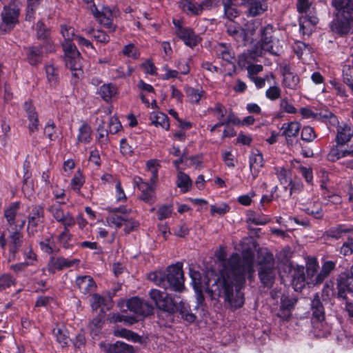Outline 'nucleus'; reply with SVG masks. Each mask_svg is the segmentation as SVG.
I'll return each mask as SVG.
<instances>
[{"label":"nucleus","instance_id":"f257e3e1","mask_svg":"<svg viewBox=\"0 0 353 353\" xmlns=\"http://www.w3.org/2000/svg\"><path fill=\"white\" fill-rule=\"evenodd\" d=\"M222 268L217 274L208 270L205 276L204 288L212 299L223 298L232 308L241 307L244 303L241 292L245 283L246 274L248 279L253 277V260L249 257L241 258L237 253L222 259Z\"/></svg>","mask_w":353,"mask_h":353},{"label":"nucleus","instance_id":"f03ea898","mask_svg":"<svg viewBox=\"0 0 353 353\" xmlns=\"http://www.w3.org/2000/svg\"><path fill=\"white\" fill-rule=\"evenodd\" d=\"M149 296L158 309L171 315L179 312L182 319L189 323L196 320V316L190 312L189 306L179 296H172L157 289L151 290Z\"/></svg>","mask_w":353,"mask_h":353},{"label":"nucleus","instance_id":"7ed1b4c3","mask_svg":"<svg viewBox=\"0 0 353 353\" xmlns=\"http://www.w3.org/2000/svg\"><path fill=\"white\" fill-rule=\"evenodd\" d=\"M148 279L165 290L176 292H182L185 290L184 274L181 263L168 266L165 272H152L149 274Z\"/></svg>","mask_w":353,"mask_h":353},{"label":"nucleus","instance_id":"20e7f679","mask_svg":"<svg viewBox=\"0 0 353 353\" xmlns=\"http://www.w3.org/2000/svg\"><path fill=\"white\" fill-rule=\"evenodd\" d=\"M258 275L265 288H271L276 279L275 261L273 254L265 252L258 260Z\"/></svg>","mask_w":353,"mask_h":353},{"label":"nucleus","instance_id":"39448f33","mask_svg":"<svg viewBox=\"0 0 353 353\" xmlns=\"http://www.w3.org/2000/svg\"><path fill=\"white\" fill-rule=\"evenodd\" d=\"M20 13L19 3L11 0L8 5H5L1 12L2 22L0 24V30L5 32L10 31L18 23Z\"/></svg>","mask_w":353,"mask_h":353},{"label":"nucleus","instance_id":"423d86ee","mask_svg":"<svg viewBox=\"0 0 353 353\" xmlns=\"http://www.w3.org/2000/svg\"><path fill=\"white\" fill-rule=\"evenodd\" d=\"M319 263L315 258L309 259L306 263V272L303 268H299L294 274V278L297 283H306L307 285H316L322 283L317 282Z\"/></svg>","mask_w":353,"mask_h":353},{"label":"nucleus","instance_id":"0eeeda50","mask_svg":"<svg viewBox=\"0 0 353 353\" xmlns=\"http://www.w3.org/2000/svg\"><path fill=\"white\" fill-rule=\"evenodd\" d=\"M30 209L27 232L29 236H34L43 229L45 222L44 209L41 205H32Z\"/></svg>","mask_w":353,"mask_h":353},{"label":"nucleus","instance_id":"6e6552de","mask_svg":"<svg viewBox=\"0 0 353 353\" xmlns=\"http://www.w3.org/2000/svg\"><path fill=\"white\" fill-rule=\"evenodd\" d=\"M65 202L55 201L49 205L47 210L52 216L63 227H72L76 223V220L69 211L63 209Z\"/></svg>","mask_w":353,"mask_h":353},{"label":"nucleus","instance_id":"1a4fd4ad","mask_svg":"<svg viewBox=\"0 0 353 353\" xmlns=\"http://www.w3.org/2000/svg\"><path fill=\"white\" fill-rule=\"evenodd\" d=\"M65 66L72 71H81L82 68L81 54L74 44L65 43L63 48Z\"/></svg>","mask_w":353,"mask_h":353},{"label":"nucleus","instance_id":"9d476101","mask_svg":"<svg viewBox=\"0 0 353 353\" xmlns=\"http://www.w3.org/2000/svg\"><path fill=\"white\" fill-rule=\"evenodd\" d=\"M274 27L268 24L260 29V43L261 48L270 53L278 55V50L274 48L276 38L274 37Z\"/></svg>","mask_w":353,"mask_h":353},{"label":"nucleus","instance_id":"9b49d317","mask_svg":"<svg viewBox=\"0 0 353 353\" xmlns=\"http://www.w3.org/2000/svg\"><path fill=\"white\" fill-rule=\"evenodd\" d=\"M126 307L130 312L143 316L152 314L154 310V307L151 304L136 296L126 301Z\"/></svg>","mask_w":353,"mask_h":353},{"label":"nucleus","instance_id":"f8f14e48","mask_svg":"<svg viewBox=\"0 0 353 353\" xmlns=\"http://www.w3.org/2000/svg\"><path fill=\"white\" fill-rule=\"evenodd\" d=\"M338 296L347 299V292H353V276L349 272H342L336 278Z\"/></svg>","mask_w":353,"mask_h":353},{"label":"nucleus","instance_id":"ddd939ff","mask_svg":"<svg viewBox=\"0 0 353 353\" xmlns=\"http://www.w3.org/2000/svg\"><path fill=\"white\" fill-rule=\"evenodd\" d=\"M79 259L70 260L63 257L51 256L48 264V271L54 274L57 271H61L66 268H70L79 263Z\"/></svg>","mask_w":353,"mask_h":353},{"label":"nucleus","instance_id":"4468645a","mask_svg":"<svg viewBox=\"0 0 353 353\" xmlns=\"http://www.w3.org/2000/svg\"><path fill=\"white\" fill-rule=\"evenodd\" d=\"M301 129V124L296 121L285 123L281 128V134L285 137L287 144L293 145L294 138L297 137Z\"/></svg>","mask_w":353,"mask_h":353},{"label":"nucleus","instance_id":"2eb2a0df","mask_svg":"<svg viewBox=\"0 0 353 353\" xmlns=\"http://www.w3.org/2000/svg\"><path fill=\"white\" fill-rule=\"evenodd\" d=\"M283 76V85L285 88L296 90L299 88V77L294 73L289 65H285L282 68Z\"/></svg>","mask_w":353,"mask_h":353},{"label":"nucleus","instance_id":"dca6fc26","mask_svg":"<svg viewBox=\"0 0 353 353\" xmlns=\"http://www.w3.org/2000/svg\"><path fill=\"white\" fill-rule=\"evenodd\" d=\"M177 35L182 39L188 46L193 48L196 46L200 41V38L196 35L192 29L179 26L177 29Z\"/></svg>","mask_w":353,"mask_h":353},{"label":"nucleus","instance_id":"f3484780","mask_svg":"<svg viewBox=\"0 0 353 353\" xmlns=\"http://www.w3.org/2000/svg\"><path fill=\"white\" fill-rule=\"evenodd\" d=\"M23 237V235L19 231H14L11 234L9 244L10 260H15L17 254L25 245Z\"/></svg>","mask_w":353,"mask_h":353},{"label":"nucleus","instance_id":"a211bd4d","mask_svg":"<svg viewBox=\"0 0 353 353\" xmlns=\"http://www.w3.org/2000/svg\"><path fill=\"white\" fill-rule=\"evenodd\" d=\"M23 108L30 121L29 132L32 134L39 130L38 114L30 101L25 102Z\"/></svg>","mask_w":353,"mask_h":353},{"label":"nucleus","instance_id":"6ab92c4d","mask_svg":"<svg viewBox=\"0 0 353 353\" xmlns=\"http://www.w3.org/2000/svg\"><path fill=\"white\" fill-rule=\"evenodd\" d=\"M227 32L238 42L246 43V33L243 28L234 21H229L226 23Z\"/></svg>","mask_w":353,"mask_h":353},{"label":"nucleus","instance_id":"aec40b11","mask_svg":"<svg viewBox=\"0 0 353 353\" xmlns=\"http://www.w3.org/2000/svg\"><path fill=\"white\" fill-rule=\"evenodd\" d=\"M97 20L110 32L115 31L117 26L113 23V13L110 8L104 7Z\"/></svg>","mask_w":353,"mask_h":353},{"label":"nucleus","instance_id":"412c9836","mask_svg":"<svg viewBox=\"0 0 353 353\" xmlns=\"http://www.w3.org/2000/svg\"><path fill=\"white\" fill-rule=\"evenodd\" d=\"M76 285L84 294L93 292L97 287L94 279L88 275L78 276L76 279Z\"/></svg>","mask_w":353,"mask_h":353},{"label":"nucleus","instance_id":"4be33fe9","mask_svg":"<svg viewBox=\"0 0 353 353\" xmlns=\"http://www.w3.org/2000/svg\"><path fill=\"white\" fill-rule=\"evenodd\" d=\"M264 161L262 154L256 150L253 151L250 157V169L253 178H256L263 166Z\"/></svg>","mask_w":353,"mask_h":353},{"label":"nucleus","instance_id":"5701e85b","mask_svg":"<svg viewBox=\"0 0 353 353\" xmlns=\"http://www.w3.org/2000/svg\"><path fill=\"white\" fill-rule=\"evenodd\" d=\"M350 22L351 21L342 18L341 15L338 14L337 17L332 23L331 29L339 35L346 34L350 30Z\"/></svg>","mask_w":353,"mask_h":353},{"label":"nucleus","instance_id":"b1692460","mask_svg":"<svg viewBox=\"0 0 353 353\" xmlns=\"http://www.w3.org/2000/svg\"><path fill=\"white\" fill-rule=\"evenodd\" d=\"M311 310L312 319H316L319 323L322 324L323 321L325 319V310L318 294H315L312 301Z\"/></svg>","mask_w":353,"mask_h":353},{"label":"nucleus","instance_id":"393cba45","mask_svg":"<svg viewBox=\"0 0 353 353\" xmlns=\"http://www.w3.org/2000/svg\"><path fill=\"white\" fill-rule=\"evenodd\" d=\"M353 137V129L347 124L339 125L337 127V134L336 136V142L339 145H345Z\"/></svg>","mask_w":353,"mask_h":353},{"label":"nucleus","instance_id":"a878e982","mask_svg":"<svg viewBox=\"0 0 353 353\" xmlns=\"http://www.w3.org/2000/svg\"><path fill=\"white\" fill-rule=\"evenodd\" d=\"M245 6L248 7V15L250 17L260 15L268 9L265 1L261 0H248Z\"/></svg>","mask_w":353,"mask_h":353},{"label":"nucleus","instance_id":"bb28decb","mask_svg":"<svg viewBox=\"0 0 353 353\" xmlns=\"http://www.w3.org/2000/svg\"><path fill=\"white\" fill-rule=\"evenodd\" d=\"M26 50L27 59L30 65H37L41 62L43 59L42 47L31 46Z\"/></svg>","mask_w":353,"mask_h":353},{"label":"nucleus","instance_id":"cd10ccee","mask_svg":"<svg viewBox=\"0 0 353 353\" xmlns=\"http://www.w3.org/2000/svg\"><path fill=\"white\" fill-rule=\"evenodd\" d=\"M303 210L315 219H322L324 215L322 204L319 200L313 201L312 203L303 205Z\"/></svg>","mask_w":353,"mask_h":353},{"label":"nucleus","instance_id":"c85d7f7f","mask_svg":"<svg viewBox=\"0 0 353 353\" xmlns=\"http://www.w3.org/2000/svg\"><path fill=\"white\" fill-rule=\"evenodd\" d=\"M216 52L223 60L230 63L232 66V70L236 72V65L232 62L234 59V52L232 49L227 46L225 43H221L217 46Z\"/></svg>","mask_w":353,"mask_h":353},{"label":"nucleus","instance_id":"c756f323","mask_svg":"<svg viewBox=\"0 0 353 353\" xmlns=\"http://www.w3.org/2000/svg\"><path fill=\"white\" fill-rule=\"evenodd\" d=\"M107 353H134L133 346L121 341L110 344L105 349Z\"/></svg>","mask_w":353,"mask_h":353},{"label":"nucleus","instance_id":"7c9ffc66","mask_svg":"<svg viewBox=\"0 0 353 353\" xmlns=\"http://www.w3.org/2000/svg\"><path fill=\"white\" fill-rule=\"evenodd\" d=\"M184 92L190 103L198 104L201 99L205 97V91L202 89L194 88L188 85L185 86Z\"/></svg>","mask_w":353,"mask_h":353},{"label":"nucleus","instance_id":"2f4dec72","mask_svg":"<svg viewBox=\"0 0 353 353\" xmlns=\"http://www.w3.org/2000/svg\"><path fill=\"white\" fill-rule=\"evenodd\" d=\"M342 18L353 21V0H343L339 7H334Z\"/></svg>","mask_w":353,"mask_h":353},{"label":"nucleus","instance_id":"473e14b6","mask_svg":"<svg viewBox=\"0 0 353 353\" xmlns=\"http://www.w3.org/2000/svg\"><path fill=\"white\" fill-rule=\"evenodd\" d=\"M117 93V88L112 83H107L101 85L98 94L106 102H109Z\"/></svg>","mask_w":353,"mask_h":353},{"label":"nucleus","instance_id":"72a5a7b5","mask_svg":"<svg viewBox=\"0 0 353 353\" xmlns=\"http://www.w3.org/2000/svg\"><path fill=\"white\" fill-rule=\"evenodd\" d=\"M353 232V228H347L344 225H338L336 227L330 228L325 232V235L338 239L342 236L343 233Z\"/></svg>","mask_w":353,"mask_h":353},{"label":"nucleus","instance_id":"f704fd0d","mask_svg":"<svg viewBox=\"0 0 353 353\" xmlns=\"http://www.w3.org/2000/svg\"><path fill=\"white\" fill-rule=\"evenodd\" d=\"M78 142L89 143L92 140V129L86 123H83L79 129Z\"/></svg>","mask_w":353,"mask_h":353},{"label":"nucleus","instance_id":"c9c22d12","mask_svg":"<svg viewBox=\"0 0 353 353\" xmlns=\"http://www.w3.org/2000/svg\"><path fill=\"white\" fill-rule=\"evenodd\" d=\"M343 82L353 91V59L351 63H345L343 67Z\"/></svg>","mask_w":353,"mask_h":353},{"label":"nucleus","instance_id":"e433bc0d","mask_svg":"<svg viewBox=\"0 0 353 353\" xmlns=\"http://www.w3.org/2000/svg\"><path fill=\"white\" fill-rule=\"evenodd\" d=\"M336 263L332 261H327L323 263L321 270L318 274L317 282L323 283L330 275V272L335 269Z\"/></svg>","mask_w":353,"mask_h":353},{"label":"nucleus","instance_id":"4c0bfd02","mask_svg":"<svg viewBox=\"0 0 353 353\" xmlns=\"http://www.w3.org/2000/svg\"><path fill=\"white\" fill-rule=\"evenodd\" d=\"M61 33L64 38V41L62 43V48L67 43L70 44H74L72 41L74 38H76L74 33V28L66 24L61 25Z\"/></svg>","mask_w":353,"mask_h":353},{"label":"nucleus","instance_id":"58836bf2","mask_svg":"<svg viewBox=\"0 0 353 353\" xmlns=\"http://www.w3.org/2000/svg\"><path fill=\"white\" fill-rule=\"evenodd\" d=\"M139 190L141 191L140 196L141 200L149 203H152L154 201V192L149 184L140 185Z\"/></svg>","mask_w":353,"mask_h":353},{"label":"nucleus","instance_id":"ea45409f","mask_svg":"<svg viewBox=\"0 0 353 353\" xmlns=\"http://www.w3.org/2000/svg\"><path fill=\"white\" fill-rule=\"evenodd\" d=\"M54 336L57 338V341L62 345H65L69 341L68 331L63 325L56 326L52 330Z\"/></svg>","mask_w":353,"mask_h":353},{"label":"nucleus","instance_id":"a19ab883","mask_svg":"<svg viewBox=\"0 0 353 353\" xmlns=\"http://www.w3.org/2000/svg\"><path fill=\"white\" fill-rule=\"evenodd\" d=\"M152 123L154 125H160L165 130H168L170 128L169 119L166 114L159 112L153 114L150 117Z\"/></svg>","mask_w":353,"mask_h":353},{"label":"nucleus","instance_id":"79ce46f5","mask_svg":"<svg viewBox=\"0 0 353 353\" xmlns=\"http://www.w3.org/2000/svg\"><path fill=\"white\" fill-rule=\"evenodd\" d=\"M176 185L185 193L189 191V188L192 185V180L188 175L180 172L177 176Z\"/></svg>","mask_w":353,"mask_h":353},{"label":"nucleus","instance_id":"37998d69","mask_svg":"<svg viewBox=\"0 0 353 353\" xmlns=\"http://www.w3.org/2000/svg\"><path fill=\"white\" fill-rule=\"evenodd\" d=\"M223 5L225 16L230 21H233L234 19L239 15L238 10L235 8L236 5L230 3L226 0H223Z\"/></svg>","mask_w":353,"mask_h":353},{"label":"nucleus","instance_id":"c03bdc74","mask_svg":"<svg viewBox=\"0 0 353 353\" xmlns=\"http://www.w3.org/2000/svg\"><path fill=\"white\" fill-rule=\"evenodd\" d=\"M19 208V205L18 203H13L4 211V216L8 225H12L15 224L14 220Z\"/></svg>","mask_w":353,"mask_h":353},{"label":"nucleus","instance_id":"a18cd8bd","mask_svg":"<svg viewBox=\"0 0 353 353\" xmlns=\"http://www.w3.org/2000/svg\"><path fill=\"white\" fill-rule=\"evenodd\" d=\"M88 34L91 35L98 42L108 43L110 41V37L102 30L90 29Z\"/></svg>","mask_w":353,"mask_h":353},{"label":"nucleus","instance_id":"49530a36","mask_svg":"<svg viewBox=\"0 0 353 353\" xmlns=\"http://www.w3.org/2000/svg\"><path fill=\"white\" fill-rule=\"evenodd\" d=\"M344 146V145H339L337 143L336 145H334L327 154L328 161L330 162H335L342 159V148Z\"/></svg>","mask_w":353,"mask_h":353},{"label":"nucleus","instance_id":"de8ad7c7","mask_svg":"<svg viewBox=\"0 0 353 353\" xmlns=\"http://www.w3.org/2000/svg\"><path fill=\"white\" fill-rule=\"evenodd\" d=\"M261 27V22L260 20L254 19L247 22V23L245 25V28H243L246 33V42L248 40V34H250L252 36L254 35L256 33V30H258Z\"/></svg>","mask_w":353,"mask_h":353},{"label":"nucleus","instance_id":"09e8293b","mask_svg":"<svg viewBox=\"0 0 353 353\" xmlns=\"http://www.w3.org/2000/svg\"><path fill=\"white\" fill-rule=\"evenodd\" d=\"M46 76L51 85H56L59 81L58 69L52 65L46 67Z\"/></svg>","mask_w":353,"mask_h":353},{"label":"nucleus","instance_id":"8fccbe9b","mask_svg":"<svg viewBox=\"0 0 353 353\" xmlns=\"http://www.w3.org/2000/svg\"><path fill=\"white\" fill-rule=\"evenodd\" d=\"M183 10L188 12L191 14L199 15L203 12L200 3H195L194 1L192 2L185 3L183 6Z\"/></svg>","mask_w":353,"mask_h":353},{"label":"nucleus","instance_id":"3c124183","mask_svg":"<svg viewBox=\"0 0 353 353\" xmlns=\"http://www.w3.org/2000/svg\"><path fill=\"white\" fill-rule=\"evenodd\" d=\"M103 325V321L102 319L97 316L94 317L92 320H91L89 323V329L90 332L93 335H97L102 328Z\"/></svg>","mask_w":353,"mask_h":353},{"label":"nucleus","instance_id":"603ef678","mask_svg":"<svg viewBox=\"0 0 353 353\" xmlns=\"http://www.w3.org/2000/svg\"><path fill=\"white\" fill-rule=\"evenodd\" d=\"M84 182V177L80 172H78L71 181V187L74 191L80 194L81 187L83 185Z\"/></svg>","mask_w":353,"mask_h":353},{"label":"nucleus","instance_id":"864d4df0","mask_svg":"<svg viewBox=\"0 0 353 353\" xmlns=\"http://www.w3.org/2000/svg\"><path fill=\"white\" fill-rule=\"evenodd\" d=\"M15 285V279L9 274L0 276V290L3 291Z\"/></svg>","mask_w":353,"mask_h":353},{"label":"nucleus","instance_id":"5fc2aeb1","mask_svg":"<svg viewBox=\"0 0 353 353\" xmlns=\"http://www.w3.org/2000/svg\"><path fill=\"white\" fill-rule=\"evenodd\" d=\"M70 227H63V231L58 236L59 241L65 249L69 248V241L71 240L72 235L69 232Z\"/></svg>","mask_w":353,"mask_h":353},{"label":"nucleus","instance_id":"6e6d98bb","mask_svg":"<svg viewBox=\"0 0 353 353\" xmlns=\"http://www.w3.org/2000/svg\"><path fill=\"white\" fill-rule=\"evenodd\" d=\"M279 106L280 109L286 113L295 114L296 112V109L290 103L287 97L281 99Z\"/></svg>","mask_w":353,"mask_h":353},{"label":"nucleus","instance_id":"4d7b16f0","mask_svg":"<svg viewBox=\"0 0 353 353\" xmlns=\"http://www.w3.org/2000/svg\"><path fill=\"white\" fill-rule=\"evenodd\" d=\"M316 137L313 128L310 126H305L301 131V139L307 142H311Z\"/></svg>","mask_w":353,"mask_h":353},{"label":"nucleus","instance_id":"13d9d810","mask_svg":"<svg viewBox=\"0 0 353 353\" xmlns=\"http://www.w3.org/2000/svg\"><path fill=\"white\" fill-rule=\"evenodd\" d=\"M296 301L297 300L296 299L290 298L286 296H283L281 299L280 307L281 308H283L284 310L291 311L294 308Z\"/></svg>","mask_w":353,"mask_h":353},{"label":"nucleus","instance_id":"bf43d9fd","mask_svg":"<svg viewBox=\"0 0 353 353\" xmlns=\"http://www.w3.org/2000/svg\"><path fill=\"white\" fill-rule=\"evenodd\" d=\"M125 216L123 215H118L116 213H113L108 216V221L110 223L114 224L117 228H121L125 221Z\"/></svg>","mask_w":353,"mask_h":353},{"label":"nucleus","instance_id":"052dcab7","mask_svg":"<svg viewBox=\"0 0 353 353\" xmlns=\"http://www.w3.org/2000/svg\"><path fill=\"white\" fill-rule=\"evenodd\" d=\"M353 252V239L349 237L340 249V254L343 256H350Z\"/></svg>","mask_w":353,"mask_h":353},{"label":"nucleus","instance_id":"680f3d73","mask_svg":"<svg viewBox=\"0 0 353 353\" xmlns=\"http://www.w3.org/2000/svg\"><path fill=\"white\" fill-rule=\"evenodd\" d=\"M22 252H23V256H24V258L26 260H29V261H32L37 260V255L33 252L31 244H30L28 243H26L25 245L22 248Z\"/></svg>","mask_w":353,"mask_h":353},{"label":"nucleus","instance_id":"e2e57ef3","mask_svg":"<svg viewBox=\"0 0 353 353\" xmlns=\"http://www.w3.org/2000/svg\"><path fill=\"white\" fill-rule=\"evenodd\" d=\"M53 243H51L50 239H46L43 241L39 243L41 249L45 252L51 254L59 252V249H55L52 246Z\"/></svg>","mask_w":353,"mask_h":353},{"label":"nucleus","instance_id":"0e129e2a","mask_svg":"<svg viewBox=\"0 0 353 353\" xmlns=\"http://www.w3.org/2000/svg\"><path fill=\"white\" fill-rule=\"evenodd\" d=\"M281 90L277 86H271L265 92V96L268 99L275 101L280 98Z\"/></svg>","mask_w":353,"mask_h":353},{"label":"nucleus","instance_id":"69168bd1","mask_svg":"<svg viewBox=\"0 0 353 353\" xmlns=\"http://www.w3.org/2000/svg\"><path fill=\"white\" fill-rule=\"evenodd\" d=\"M122 128V125L117 117H111L109 121V132L114 134Z\"/></svg>","mask_w":353,"mask_h":353},{"label":"nucleus","instance_id":"338daca9","mask_svg":"<svg viewBox=\"0 0 353 353\" xmlns=\"http://www.w3.org/2000/svg\"><path fill=\"white\" fill-rule=\"evenodd\" d=\"M123 53L125 55L133 59H137L139 55L136 47L133 44L125 46L123 50Z\"/></svg>","mask_w":353,"mask_h":353},{"label":"nucleus","instance_id":"774afa93","mask_svg":"<svg viewBox=\"0 0 353 353\" xmlns=\"http://www.w3.org/2000/svg\"><path fill=\"white\" fill-rule=\"evenodd\" d=\"M123 225L125 226V232L129 234L130 232L137 228L139 225V223L133 219L125 218V221H124Z\"/></svg>","mask_w":353,"mask_h":353}]
</instances>
